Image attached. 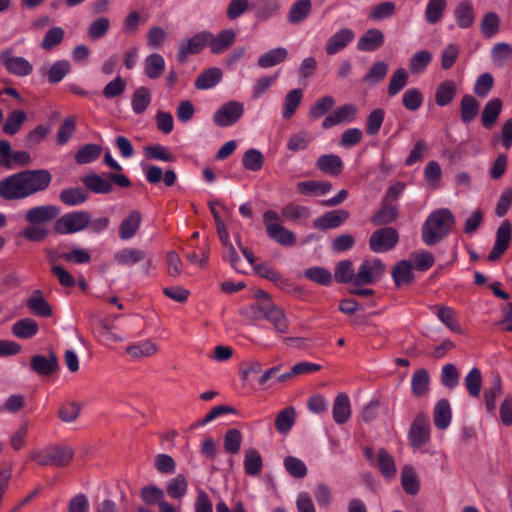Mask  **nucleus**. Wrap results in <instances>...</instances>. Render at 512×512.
Here are the masks:
<instances>
[{"label": "nucleus", "instance_id": "13", "mask_svg": "<svg viewBox=\"0 0 512 512\" xmlns=\"http://www.w3.org/2000/svg\"><path fill=\"white\" fill-rule=\"evenodd\" d=\"M512 237V224L508 220H504L498 227L496 232V241L488 255L489 261H497L509 248Z\"/></svg>", "mask_w": 512, "mask_h": 512}, {"label": "nucleus", "instance_id": "21", "mask_svg": "<svg viewBox=\"0 0 512 512\" xmlns=\"http://www.w3.org/2000/svg\"><path fill=\"white\" fill-rule=\"evenodd\" d=\"M384 43V34L377 28L368 29L357 41L359 51L372 52Z\"/></svg>", "mask_w": 512, "mask_h": 512}, {"label": "nucleus", "instance_id": "6", "mask_svg": "<svg viewBox=\"0 0 512 512\" xmlns=\"http://www.w3.org/2000/svg\"><path fill=\"white\" fill-rule=\"evenodd\" d=\"M91 216L86 211H74L64 214L54 224L57 234L66 235L79 232L88 227Z\"/></svg>", "mask_w": 512, "mask_h": 512}, {"label": "nucleus", "instance_id": "37", "mask_svg": "<svg viewBox=\"0 0 512 512\" xmlns=\"http://www.w3.org/2000/svg\"><path fill=\"white\" fill-rule=\"evenodd\" d=\"M267 235L281 246L290 247L296 243V235L281 225H269Z\"/></svg>", "mask_w": 512, "mask_h": 512}, {"label": "nucleus", "instance_id": "28", "mask_svg": "<svg viewBox=\"0 0 512 512\" xmlns=\"http://www.w3.org/2000/svg\"><path fill=\"white\" fill-rule=\"evenodd\" d=\"M480 110V102L470 94L462 97L460 102V117L464 124H469L476 119Z\"/></svg>", "mask_w": 512, "mask_h": 512}, {"label": "nucleus", "instance_id": "18", "mask_svg": "<svg viewBox=\"0 0 512 512\" xmlns=\"http://www.w3.org/2000/svg\"><path fill=\"white\" fill-rule=\"evenodd\" d=\"M31 369L38 375L49 376L58 370V359L54 352L49 355H34L30 360Z\"/></svg>", "mask_w": 512, "mask_h": 512}, {"label": "nucleus", "instance_id": "8", "mask_svg": "<svg viewBox=\"0 0 512 512\" xmlns=\"http://www.w3.org/2000/svg\"><path fill=\"white\" fill-rule=\"evenodd\" d=\"M211 32L201 31L193 37L182 40L178 46L177 60L185 63L190 55L199 54L206 46H208Z\"/></svg>", "mask_w": 512, "mask_h": 512}, {"label": "nucleus", "instance_id": "61", "mask_svg": "<svg viewBox=\"0 0 512 512\" xmlns=\"http://www.w3.org/2000/svg\"><path fill=\"white\" fill-rule=\"evenodd\" d=\"M465 387L468 394L473 398H478L482 387V375L480 369L474 367L466 375Z\"/></svg>", "mask_w": 512, "mask_h": 512}, {"label": "nucleus", "instance_id": "3", "mask_svg": "<svg viewBox=\"0 0 512 512\" xmlns=\"http://www.w3.org/2000/svg\"><path fill=\"white\" fill-rule=\"evenodd\" d=\"M86 190L94 194H110L114 190L113 184L128 188L131 186L130 179L122 173H108L107 176L94 172L88 173L81 179Z\"/></svg>", "mask_w": 512, "mask_h": 512}, {"label": "nucleus", "instance_id": "4", "mask_svg": "<svg viewBox=\"0 0 512 512\" xmlns=\"http://www.w3.org/2000/svg\"><path fill=\"white\" fill-rule=\"evenodd\" d=\"M73 450L68 446H51L31 454V459L41 466L64 467L70 464Z\"/></svg>", "mask_w": 512, "mask_h": 512}, {"label": "nucleus", "instance_id": "48", "mask_svg": "<svg viewBox=\"0 0 512 512\" xmlns=\"http://www.w3.org/2000/svg\"><path fill=\"white\" fill-rule=\"evenodd\" d=\"M263 467V460L260 453L253 448L245 451L244 469L245 473L249 476L258 475Z\"/></svg>", "mask_w": 512, "mask_h": 512}, {"label": "nucleus", "instance_id": "29", "mask_svg": "<svg viewBox=\"0 0 512 512\" xmlns=\"http://www.w3.org/2000/svg\"><path fill=\"white\" fill-rule=\"evenodd\" d=\"M11 331L19 339H31L38 333L39 325L32 318H22L13 324Z\"/></svg>", "mask_w": 512, "mask_h": 512}, {"label": "nucleus", "instance_id": "41", "mask_svg": "<svg viewBox=\"0 0 512 512\" xmlns=\"http://www.w3.org/2000/svg\"><path fill=\"white\" fill-rule=\"evenodd\" d=\"M398 216V209L391 203L382 201L380 209L372 216L371 222L374 225H386L394 222Z\"/></svg>", "mask_w": 512, "mask_h": 512}, {"label": "nucleus", "instance_id": "34", "mask_svg": "<svg viewBox=\"0 0 512 512\" xmlns=\"http://www.w3.org/2000/svg\"><path fill=\"white\" fill-rule=\"evenodd\" d=\"M288 57V51L284 47H277L268 50L262 54L258 60L257 65L261 68H270L283 63Z\"/></svg>", "mask_w": 512, "mask_h": 512}, {"label": "nucleus", "instance_id": "10", "mask_svg": "<svg viewBox=\"0 0 512 512\" xmlns=\"http://www.w3.org/2000/svg\"><path fill=\"white\" fill-rule=\"evenodd\" d=\"M244 114V104L239 101L224 103L213 115V121L218 127H229L237 123Z\"/></svg>", "mask_w": 512, "mask_h": 512}, {"label": "nucleus", "instance_id": "57", "mask_svg": "<svg viewBox=\"0 0 512 512\" xmlns=\"http://www.w3.org/2000/svg\"><path fill=\"white\" fill-rule=\"evenodd\" d=\"M447 6L446 0H429L426 10H425V18L429 24L438 23Z\"/></svg>", "mask_w": 512, "mask_h": 512}, {"label": "nucleus", "instance_id": "47", "mask_svg": "<svg viewBox=\"0 0 512 512\" xmlns=\"http://www.w3.org/2000/svg\"><path fill=\"white\" fill-rule=\"evenodd\" d=\"M412 393L416 397L424 396L429 390V374L424 369H418L411 378Z\"/></svg>", "mask_w": 512, "mask_h": 512}, {"label": "nucleus", "instance_id": "5", "mask_svg": "<svg viewBox=\"0 0 512 512\" xmlns=\"http://www.w3.org/2000/svg\"><path fill=\"white\" fill-rule=\"evenodd\" d=\"M114 262L121 266H133L143 261L142 271L146 275H150L155 269L154 260L145 250L126 247L117 251L113 256Z\"/></svg>", "mask_w": 512, "mask_h": 512}, {"label": "nucleus", "instance_id": "12", "mask_svg": "<svg viewBox=\"0 0 512 512\" xmlns=\"http://www.w3.org/2000/svg\"><path fill=\"white\" fill-rule=\"evenodd\" d=\"M0 64L16 76H28L32 73V64L23 57L13 56L11 49H5L0 53Z\"/></svg>", "mask_w": 512, "mask_h": 512}, {"label": "nucleus", "instance_id": "15", "mask_svg": "<svg viewBox=\"0 0 512 512\" xmlns=\"http://www.w3.org/2000/svg\"><path fill=\"white\" fill-rule=\"evenodd\" d=\"M60 214V209L54 205H39L25 212V220L29 224L42 225L48 223Z\"/></svg>", "mask_w": 512, "mask_h": 512}, {"label": "nucleus", "instance_id": "33", "mask_svg": "<svg viewBox=\"0 0 512 512\" xmlns=\"http://www.w3.org/2000/svg\"><path fill=\"white\" fill-rule=\"evenodd\" d=\"M88 192L81 187H69L61 190L60 201L67 206H78L87 201Z\"/></svg>", "mask_w": 512, "mask_h": 512}, {"label": "nucleus", "instance_id": "43", "mask_svg": "<svg viewBox=\"0 0 512 512\" xmlns=\"http://www.w3.org/2000/svg\"><path fill=\"white\" fill-rule=\"evenodd\" d=\"M157 351V344L149 339L126 347V353L135 359L150 357L156 354Z\"/></svg>", "mask_w": 512, "mask_h": 512}, {"label": "nucleus", "instance_id": "60", "mask_svg": "<svg viewBox=\"0 0 512 512\" xmlns=\"http://www.w3.org/2000/svg\"><path fill=\"white\" fill-rule=\"evenodd\" d=\"M512 57V46L506 42H500L493 46L491 58L493 63L498 66H504Z\"/></svg>", "mask_w": 512, "mask_h": 512}, {"label": "nucleus", "instance_id": "44", "mask_svg": "<svg viewBox=\"0 0 512 512\" xmlns=\"http://www.w3.org/2000/svg\"><path fill=\"white\" fill-rule=\"evenodd\" d=\"M165 70V60L161 54L153 53L146 57L144 71L148 78L157 79Z\"/></svg>", "mask_w": 512, "mask_h": 512}, {"label": "nucleus", "instance_id": "49", "mask_svg": "<svg viewBox=\"0 0 512 512\" xmlns=\"http://www.w3.org/2000/svg\"><path fill=\"white\" fill-rule=\"evenodd\" d=\"M102 153V147L98 144H86L75 154V161L79 165L88 164L97 160Z\"/></svg>", "mask_w": 512, "mask_h": 512}, {"label": "nucleus", "instance_id": "45", "mask_svg": "<svg viewBox=\"0 0 512 512\" xmlns=\"http://www.w3.org/2000/svg\"><path fill=\"white\" fill-rule=\"evenodd\" d=\"M377 466L380 473L387 479L396 475L397 469L394 458L384 448H380L378 451Z\"/></svg>", "mask_w": 512, "mask_h": 512}, {"label": "nucleus", "instance_id": "32", "mask_svg": "<svg viewBox=\"0 0 512 512\" xmlns=\"http://www.w3.org/2000/svg\"><path fill=\"white\" fill-rule=\"evenodd\" d=\"M317 168L329 175L337 176L343 170V162L340 156L335 154H325L318 158L316 162Z\"/></svg>", "mask_w": 512, "mask_h": 512}, {"label": "nucleus", "instance_id": "59", "mask_svg": "<svg viewBox=\"0 0 512 512\" xmlns=\"http://www.w3.org/2000/svg\"><path fill=\"white\" fill-rule=\"evenodd\" d=\"M304 275L308 280L323 286L330 285L333 279L331 272L320 266L307 268Z\"/></svg>", "mask_w": 512, "mask_h": 512}, {"label": "nucleus", "instance_id": "20", "mask_svg": "<svg viewBox=\"0 0 512 512\" xmlns=\"http://www.w3.org/2000/svg\"><path fill=\"white\" fill-rule=\"evenodd\" d=\"M236 33L232 29H226L219 32L216 36L211 33L208 42L210 51L213 54H222L227 51L235 42Z\"/></svg>", "mask_w": 512, "mask_h": 512}, {"label": "nucleus", "instance_id": "64", "mask_svg": "<svg viewBox=\"0 0 512 512\" xmlns=\"http://www.w3.org/2000/svg\"><path fill=\"white\" fill-rule=\"evenodd\" d=\"M411 264L417 271H427L435 262V258L431 252L417 251L411 254Z\"/></svg>", "mask_w": 512, "mask_h": 512}, {"label": "nucleus", "instance_id": "52", "mask_svg": "<svg viewBox=\"0 0 512 512\" xmlns=\"http://www.w3.org/2000/svg\"><path fill=\"white\" fill-rule=\"evenodd\" d=\"M71 71V65L67 60H58L53 63L47 71V81L50 84H57L62 81Z\"/></svg>", "mask_w": 512, "mask_h": 512}, {"label": "nucleus", "instance_id": "27", "mask_svg": "<svg viewBox=\"0 0 512 512\" xmlns=\"http://www.w3.org/2000/svg\"><path fill=\"white\" fill-rule=\"evenodd\" d=\"M502 107L503 103L500 98H492L484 105L481 114V122L484 128L491 129L495 125Z\"/></svg>", "mask_w": 512, "mask_h": 512}, {"label": "nucleus", "instance_id": "50", "mask_svg": "<svg viewBox=\"0 0 512 512\" xmlns=\"http://www.w3.org/2000/svg\"><path fill=\"white\" fill-rule=\"evenodd\" d=\"M151 94L148 88L141 86L132 95V109L137 115L142 114L150 105Z\"/></svg>", "mask_w": 512, "mask_h": 512}, {"label": "nucleus", "instance_id": "42", "mask_svg": "<svg viewBox=\"0 0 512 512\" xmlns=\"http://www.w3.org/2000/svg\"><path fill=\"white\" fill-rule=\"evenodd\" d=\"M303 99V91L299 88L293 89L287 93L282 106V117L290 119L297 111Z\"/></svg>", "mask_w": 512, "mask_h": 512}, {"label": "nucleus", "instance_id": "9", "mask_svg": "<svg viewBox=\"0 0 512 512\" xmlns=\"http://www.w3.org/2000/svg\"><path fill=\"white\" fill-rule=\"evenodd\" d=\"M399 241V235L395 228H380L372 233L369 239V248L375 253H383L392 250Z\"/></svg>", "mask_w": 512, "mask_h": 512}, {"label": "nucleus", "instance_id": "36", "mask_svg": "<svg viewBox=\"0 0 512 512\" xmlns=\"http://www.w3.org/2000/svg\"><path fill=\"white\" fill-rule=\"evenodd\" d=\"M311 10V0H297L290 8L287 20L291 24H299L310 15Z\"/></svg>", "mask_w": 512, "mask_h": 512}, {"label": "nucleus", "instance_id": "2", "mask_svg": "<svg viewBox=\"0 0 512 512\" xmlns=\"http://www.w3.org/2000/svg\"><path fill=\"white\" fill-rule=\"evenodd\" d=\"M455 217L447 208L433 211L422 226V240L433 246L443 240L455 226Z\"/></svg>", "mask_w": 512, "mask_h": 512}, {"label": "nucleus", "instance_id": "55", "mask_svg": "<svg viewBox=\"0 0 512 512\" xmlns=\"http://www.w3.org/2000/svg\"><path fill=\"white\" fill-rule=\"evenodd\" d=\"M263 164L264 156L259 150L251 148L245 151L242 157V165L246 170L257 172L262 169Z\"/></svg>", "mask_w": 512, "mask_h": 512}, {"label": "nucleus", "instance_id": "39", "mask_svg": "<svg viewBox=\"0 0 512 512\" xmlns=\"http://www.w3.org/2000/svg\"><path fill=\"white\" fill-rule=\"evenodd\" d=\"M434 424L440 429H446L452 419L451 407L447 399H440L434 408Z\"/></svg>", "mask_w": 512, "mask_h": 512}, {"label": "nucleus", "instance_id": "26", "mask_svg": "<svg viewBox=\"0 0 512 512\" xmlns=\"http://www.w3.org/2000/svg\"><path fill=\"white\" fill-rule=\"evenodd\" d=\"M297 191L305 196H322L332 189L329 181L308 180L301 181L296 184Z\"/></svg>", "mask_w": 512, "mask_h": 512}, {"label": "nucleus", "instance_id": "56", "mask_svg": "<svg viewBox=\"0 0 512 512\" xmlns=\"http://www.w3.org/2000/svg\"><path fill=\"white\" fill-rule=\"evenodd\" d=\"M281 215L286 220L299 221L308 219L311 212L308 207L290 203L281 209Z\"/></svg>", "mask_w": 512, "mask_h": 512}, {"label": "nucleus", "instance_id": "38", "mask_svg": "<svg viewBox=\"0 0 512 512\" xmlns=\"http://www.w3.org/2000/svg\"><path fill=\"white\" fill-rule=\"evenodd\" d=\"M457 94V86L452 80L443 81L437 88L435 93V102L438 106L444 107L449 105Z\"/></svg>", "mask_w": 512, "mask_h": 512}, {"label": "nucleus", "instance_id": "11", "mask_svg": "<svg viewBox=\"0 0 512 512\" xmlns=\"http://www.w3.org/2000/svg\"><path fill=\"white\" fill-rule=\"evenodd\" d=\"M430 429L429 417L425 414H418L409 429L408 439L410 445L418 449L427 444L430 440Z\"/></svg>", "mask_w": 512, "mask_h": 512}, {"label": "nucleus", "instance_id": "51", "mask_svg": "<svg viewBox=\"0 0 512 512\" xmlns=\"http://www.w3.org/2000/svg\"><path fill=\"white\" fill-rule=\"evenodd\" d=\"M280 9L279 0H258L255 6V17L265 21L274 16Z\"/></svg>", "mask_w": 512, "mask_h": 512}, {"label": "nucleus", "instance_id": "16", "mask_svg": "<svg viewBox=\"0 0 512 512\" xmlns=\"http://www.w3.org/2000/svg\"><path fill=\"white\" fill-rule=\"evenodd\" d=\"M355 38V32L351 28H342L333 33L325 43V52L332 56L344 50Z\"/></svg>", "mask_w": 512, "mask_h": 512}, {"label": "nucleus", "instance_id": "30", "mask_svg": "<svg viewBox=\"0 0 512 512\" xmlns=\"http://www.w3.org/2000/svg\"><path fill=\"white\" fill-rule=\"evenodd\" d=\"M220 68L211 67L201 72L195 80V87L199 90H207L215 87L222 79Z\"/></svg>", "mask_w": 512, "mask_h": 512}, {"label": "nucleus", "instance_id": "22", "mask_svg": "<svg viewBox=\"0 0 512 512\" xmlns=\"http://www.w3.org/2000/svg\"><path fill=\"white\" fill-rule=\"evenodd\" d=\"M332 414L334 421L339 425L346 423L350 419L352 414L351 404L346 393L341 392L337 394L333 403Z\"/></svg>", "mask_w": 512, "mask_h": 512}, {"label": "nucleus", "instance_id": "40", "mask_svg": "<svg viewBox=\"0 0 512 512\" xmlns=\"http://www.w3.org/2000/svg\"><path fill=\"white\" fill-rule=\"evenodd\" d=\"M296 421V410L293 406H288L281 410L275 418V428L280 434H287Z\"/></svg>", "mask_w": 512, "mask_h": 512}, {"label": "nucleus", "instance_id": "14", "mask_svg": "<svg viewBox=\"0 0 512 512\" xmlns=\"http://www.w3.org/2000/svg\"><path fill=\"white\" fill-rule=\"evenodd\" d=\"M350 217L345 209L331 210L313 220V227L319 230H330L340 227Z\"/></svg>", "mask_w": 512, "mask_h": 512}, {"label": "nucleus", "instance_id": "53", "mask_svg": "<svg viewBox=\"0 0 512 512\" xmlns=\"http://www.w3.org/2000/svg\"><path fill=\"white\" fill-rule=\"evenodd\" d=\"M26 119L25 112L21 110L12 111L2 127L3 132L7 135H15L21 129Z\"/></svg>", "mask_w": 512, "mask_h": 512}, {"label": "nucleus", "instance_id": "31", "mask_svg": "<svg viewBox=\"0 0 512 512\" xmlns=\"http://www.w3.org/2000/svg\"><path fill=\"white\" fill-rule=\"evenodd\" d=\"M356 272L351 260H342L335 266L334 277L337 283L356 286Z\"/></svg>", "mask_w": 512, "mask_h": 512}, {"label": "nucleus", "instance_id": "7", "mask_svg": "<svg viewBox=\"0 0 512 512\" xmlns=\"http://www.w3.org/2000/svg\"><path fill=\"white\" fill-rule=\"evenodd\" d=\"M385 272L386 266L380 259H365L357 269L356 286L374 284L383 277Z\"/></svg>", "mask_w": 512, "mask_h": 512}, {"label": "nucleus", "instance_id": "35", "mask_svg": "<svg viewBox=\"0 0 512 512\" xmlns=\"http://www.w3.org/2000/svg\"><path fill=\"white\" fill-rule=\"evenodd\" d=\"M392 278L398 287L411 284L414 281L411 262L408 260L399 261L392 270Z\"/></svg>", "mask_w": 512, "mask_h": 512}, {"label": "nucleus", "instance_id": "1", "mask_svg": "<svg viewBox=\"0 0 512 512\" xmlns=\"http://www.w3.org/2000/svg\"><path fill=\"white\" fill-rule=\"evenodd\" d=\"M52 182V174L47 169H26L0 180V198L17 201L46 191Z\"/></svg>", "mask_w": 512, "mask_h": 512}, {"label": "nucleus", "instance_id": "46", "mask_svg": "<svg viewBox=\"0 0 512 512\" xmlns=\"http://www.w3.org/2000/svg\"><path fill=\"white\" fill-rule=\"evenodd\" d=\"M401 484L404 491L409 495H415L419 492V480L411 465H405L402 468Z\"/></svg>", "mask_w": 512, "mask_h": 512}, {"label": "nucleus", "instance_id": "54", "mask_svg": "<svg viewBox=\"0 0 512 512\" xmlns=\"http://www.w3.org/2000/svg\"><path fill=\"white\" fill-rule=\"evenodd\" d=\"M502 392V383L499 374L493 376L491 386L484 392L485 406L489 412L495 410L496 399Z\"/></svg>", "mask_w": 512, "mask_h": 512}, {"label": "nucleus", "instance_id": "17", "mask_svg": "<svg viewBox=\"0 0 512 512\" xmlns=\"http://www.w3.org/2000/svg\"><path fill=\"white\" fill-rule=\"evenodd\" d=\"M357 112L358 109L354 104H344L323 120L322 127L328 129L341 123H350L356 118Z\"/></svg>", "mask_w": 512, "mask_h": 512}, {"label": "nucleus", "instance_id": "25", "mask_svg": "<svg viewBox=\"0 0 512 512\" xmlns=\"http://www.w3.org/2000/svg\"><path fill=\"white\" fill-rule=\"evenodd\" d=\"M142 222V214L138 210H132L123 219L119 227V237L122 240L131 239L139 230Z\"/></svg>", "mask_w": 512, "mask_h": 512}, {"label": "nucleus", "instance_id": "24", "mask_svg": "<svg viewBox=\"0 0 512 512\" xmlns=\"http://www.w3.org/2000/svg\"><path fill=\"white\" fill-rule=\"evenodd\" d=\"M275 331L278 333L286 334L289 332V320L287 319L285 312L278 306L272 304V306L265 308V317Z\"/></svg>", "mask_w": 512, "mask_h": 512}, {"label": "nucleus", "instance_id": "19", "mask_svg": "<svg viewBox=\"0 0 512 512\" xmlns=\"http://www.w3.org/2000/svg\"><path fill=\"white\" fill-rule=\"evenodd\" d=\"M27 308L38 317H51L52 307L45 299L41 290H34L26 300Z\"/></svg>", "mask_w": 512, "mask_h": 512}, {"label": "nucleus", "instance_id": "58", "mask_svg": "<svg viewBox=\"0 0 512 512\" xmlns=\"http://www.w3.org/2000/svg\"><path fill=\"white\" fill-rule=\"evenodd\" d=\"M167 493L174 499L182 498L188 490V482L183 474H178L176 477L167 482Z\"/></svg>", "mask_w": 512, "mask_h": 512}, {"label": "nucleus", "instance_id": "23", "mask_svg": "<svg viewBox=\"0 0 512 512\" xmlns=\"http://www.w3.org/2000/svg\"><path fill=\"white\" fill-rule=\"evenodd\" d=\"M454 17L460 28H470L475 22L473 4L469 0L459 2L454 9Z\"/></svg>", "mask_w": 512, "mask_h": 512}, {"label": "nucleus", "instance_id": "62", "mask_svg": "<svg viewBox=\"0 0 512 512\" xmlns=\"http://www.w3.org/2000/svg\"><path fill=\"white\" fill-rule=\"evenodd\" d=\"M65 31L61 27H52L44 35L41 41V48L50 51L60 45L64 39Z\"/></svg>", "mask_w": 512, "mask_h": 512}, {"label": "nucleus", "instance_id": "63", "mask_svg": "<svg viewBox=\"0 0 512 512\" xmlns=\"http://www.w3.org/2000/svg\"><path fill=\"white\" fill-rule=\"evenodd\" d=\"M499 28L500 19L496 13L489 12L484 15L480 23V29L484 37L491 38L495 36L499 32Z\"/></svg>", "mask_w": 512, "mask_h": 512}]
</instances>
